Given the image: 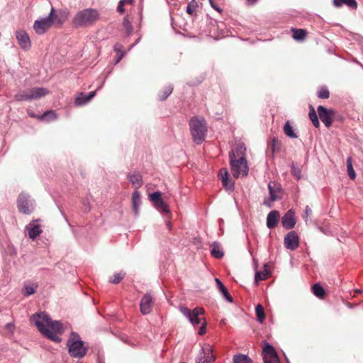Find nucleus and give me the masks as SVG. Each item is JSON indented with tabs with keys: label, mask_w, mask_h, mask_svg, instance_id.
<instances>
[{
	"label": "nucleus",
	"mask_w": 363,
	"mask_h": 363,
	"mask_svg": "<svg viewBox=\"0 0 363 363\" xmlns=\"http://www.w3.org/2000/svg\"><path fill=\"white\" fill-rule=\"evenodd\" d=\"M96 91L89 92L88 94L79 93L75 99L76 106H83L87 104L96 95Z\"/></svg>",
	"instance_id": "6ab92c4d"
},
{
	"label": "nucleus",
	"mask_w": 363,
	"mask_h": 363,
	"mask_svg": "<svg viewBox=\"0 0 363 363\" xmlns=\"http://www.w3.org/2000/svg\"><path fill=\"white\" fill-rule=\"evenodd\" d=\"M255 313L257 318V321L260 323H262L264 320L265 319V313L264 311V308L261 304H258L255 307Z\"/></svg>",
	"instance_id": "f704fd0d"
},
{
	"label": "nucleus",
	"mask_w": 363,
	"mask_h": 363,
	"mask_svg": "<svg viewBox=\"0 0 363 363\" xmlns=\"http://www.w3.org/2000/svg\"><path fill=\"white\" fill-rule=\"evenodd\" d=\"M233 363H252V361L247 355L239 354L234 355Z\"/></svg>",
	"instance_id": "473e14b6"
},
{
	"label": "nucleus",
	"mask_w": 363,
	"mask_h": 363,
	"mask_svg": "<svg viewBox=\"0 0 363 363\" xmlns=\"http://www.w3.org/2000/svg\"><path fill=\"white\" fill-rule=\"evenodd\" d=\"M123 45L119 43H116L113 46V50L117 53V55L125 53L123 50Z\"/></svg>",
	"instance_id": "09e8293b"
},
{
	"label": "nucleus",
	"mask_w": 363,
	"mask_h": 363,
	"mask_svg": "<svg viewBox=\"0 0 363 363\" xmlns=\"http://www.w3.org/2000/svg\"><path fill=\"white\" fill-rule=\"evenodd\" d=\"M284 246L290 250H296L299 245V238L296 231H289L284 239Z\"/></svg>",
	"instance_id": "ddd939ff"
},
{
	"label": "nucleus",
	"mask_w": 363,
	"mask_h": 363,
	"mask_svg": "<svg viewBox=\"0 0 363 363\" xmlns=\"http://www.w3.org/2000/svg\"><path fill=\"white\" fill-rule=\"evenodd\" d=\"M268 264H264V272H256L255 275V281L258 283L259 281H262L267 279L269 271L267 270Z\"/></svg>",
	"instance_id": "7c9ffc66"
},
{
	"label": "nucleus",
	"mask_w": 363,
	"mask_h": 363,
	"mask_svg": "<svg viewBox=\"0 0 363 363\" xmlns=\"http://www.w3.org/2000/svg\"><path fill=\"white\" fill-rule=\"evenodd\" d=\"M317 96L322 99H327L330 97V92L328 88L322 87L317 93Z\"/></svg>",
	"instance_id": "79ce46f5"
},
{
	"label": "nucleus",
	"mask_w": 363,
	"mask_h": 363,
	"mask_svg": "<svg viewBox=\"0 0 363 363\" xmlns=\"http://www.w3.org/2000/svg\"><path fill=\"white\" fill-rule=\"evenodd\" d=\"M305 213H306V216H310V215L311 214L312 211H311V209L309 208V206H306Z\"/></svg>",
	"instance_id": "5fc2aeb1"
},
{
	"label": "nucleus",
	"mask_w": 363,
	"mask_h": 363,
	"mask_svg": "<svg viewBox=\"0 0 363 363\" xmlns=\"http://www.w3.org/2000/svg\"><path fill=\"white\" fill-rule=\"evenodd\" d=\"M280 213L277 210L270 211L267 217V226L269 229L274 228L278 224Z\"/></svg>",
	"instance_id": "aec40b11"
},
{
	"label": "nucleus",
	"mask_w": 363,
	"mask_h": 363,
	"mask_svg": "<svg viewBox=\"0 0 363 363\" xmlns=\"http://www.w3.org/2000/svg\"><path fill=\"white\" fill-rule=\"evenodd\" d=\"M38 286L36 284H25L22 289V294L25 296H29L35 293Z\"/></svg>",
	"instance_id": "cd10ccee"
},
{
	"label": "nucleus",
	"mask_w": 363,
	"mask_h": 363,
	"mask_svg": "<svg viewBox=\"0 0 363 363\" xmlns=\"http://www.w3.org/2000/svg\"><path fill=\"white\" fill-rule=\"evenodd\" d=\"M16 38L22 49L26 50L30 48V40L28 35L23 30L17 31L16 33Z\"/></svg>",
	"instance_id": "a211bd4d"
},
{
	"label": "nucleus",
	"mask_w": 363,
	"mask_h": 363,
	"mask_svg": "<svg viewBox=\"0 0 363 363\" xmlns=\"http://www.w3.org/2000/svg\"><path fill=\"white\" fill-rule=\"evenodd\" d=\"M117 58L115 60V65L118 64L121 60L122 58L124 57L125 55V53H121V54H119V55H117Z\"/></svg>",
	"instance_id": "603ef678"
},
{
	"label": "nucleus",
	"mask_w": 363,
	"mask_h": 363,
	"mask_svg": "<svg viewBox=\"0 0 363 363\" xmlns=\"http://www.w3.org/2000/svg\"><path fill=\"white\" fill-rule=\"evenodd\" d=\"M284 133L290 138H297L298 135L294 128L291 125L289 121H286L283 128Z\"/></svg>",
	"instance_id": "c85d7f7f"
},
{
	"label": "nucleus",
	"mask_w": 363,
	"mask_h": 363,
	"mask_svg": "<svg viewBox=\"0 0 363 363\" xmlns=\"http://www.w3.org/2000/svg\"><path fill=\"white\" fill-rule=\"evenodd\" d=\"M269 191V199L271 201H275L281 199L279 194L281 191V186L275 182L270 181L268 184Z\"/></svg>",
	"instance_id": "dca6fc26"
},
{
	"label": "nucleus",
	"mask_w": 363,
	"mask_h": 363,
	"mask_svg": "<svg viewBox=\"0 0 363 363\" xmlns=\"http://www.w3.org/2000/svg\"><path fill=\"white\" fill-rule=\"evenodd\" d=\"M33 319L38 330L45 337L55 342H61L62 338L58 336V334L62 333V324L60 321L52 320L45 311L34 314Z\"/></svg>",
	"instance_id": "f257e3e1"
},
{
	"label": "nucleus",
	"mask_w": 363,
	"mask_h": 363,
	"mask_svg": "<svg viewBox=\"0 0 363 363\" xmlns=\"http://www.w3.org/2000/svg\"><path fill=\"white\" fill-rule=\"evenodd\" d=\"M263 360L264 363H279L277 354L263 355Z\"/></svg>",
	"instance_id": "ea45409f"
},
{
	"label": "nucleus",
	"mask_w": 363,
	"mask_h": 363,
	"mask_svg": "<svg viewBox=\"0 0 363 363\" xmlns=\"http://www.w3.org/2000/svg\"><path fill=\"white\" fill-rule=\"evenodd\" d=\"M125 273H124L123 272H116L113 275L112 277H111L109 279V282H111L113 284H117L123 279V278L125 277Z\"/></svg>",
	"instance_id": "e433bc0d"
},
{
	"label": "nucleus",
	"mask_w": 363,
	"mask_h": 363,
	"mask_svg": "<svg viewBox=\"0 0 363 363\" xmlns=\"http://www.w3.org/2000/svg\"><path fill=\"white\" fill-rule=\"evenodd\" d=\"M55 9L51 8L50 13L45 18L38 19L34 22L33 29L38 34H44L52 26L54 21Z\"/></svg>",
	"instance_id": "0eeeda50"
},
{
	"label": "nucleus",
	"mask_w": 363,
	"mask_h": 363,
	"mask_svg": "<svg viewBox=\"0 0 363 363\" xmlns=\"http://www.w3.org/2000/svg\"><path fill=\"white\" fill-rule=\"evenodd\" d=\"M214 360L213 349L209 345H204L196 357V363H213Z\"/></svg>",
	"instance_id": "9b49d317"
},
{
	"label": "nucleus",
	"mask_w": 363,
	"mask_h": 363,
	"mask_svg": "<svg viewBox=\"0 0 363 363\" xmlns=\"http://www.w3.org/2000/svg\"><path fill=\"white\" fill-rule=\"evenodd\" d=\"M139 40H140V38H138V40H136L135 43V44H133V45H132L130 46V49H132V48L135 46V44H137V43L139 42Z\"/></svg>",
	"instance_id": "4d7b16f0"
},
{
	"label": "nucleus",
	"mask_w": 363,
	"mask_h": 363,
	"mask_svg": "<svg viewBox=\"0 0 363 363\" xmlns=\"http://www.w3.org/2000/svg\"><path fill=\"white\" fill-rule=\"evenodd\" d=\"M198 6V4L195 0H191L187 5L186 11L187 13L192 15Z\"/></svg>",
	"instance_id": "37998d69"
},
{
	"label": "nucleus",
	"mask_w": 363,
	"mask_h": 363,
	"mask_svg": "<svg viewBox=\"0 0 363 363\" xmlns=\"http://www.w3.org/2000/svg\"><path fill=\"white\" fill-rule=\"evenodd\" d=\"M49 93V91L43 87H35L28 90L19 91L14 98L18 101H32L39 99Z\"/></svg>",
	"instance_id": "423d86ee"
},
{
	"label": "nucleus",
	"mask_w": 363,
	"mask_h": 363,
	"mask_svg": "<svg viewBox=\"0 0 363 363\" xmlns=\"http://www.w3.org/2000/svg\"><path fill=\"white\" fill-rule=\"evenodd\" d=\"M209 2H210V4H211V6H212L215 10H216V11H219V12H220V11H222V9H221L220 7L217 6L216 4H214L213 3L212 0H209Z\"/></svg>",
	"instance_id": "864d4df0"
},
{
	"label": "nucleus",
	"mask_w": 363,
	"mask_h": 363,
	"mask_svg": "<svg viewBox=\"0 0 363 363\" xmlns=\"http://www.w3.org/2000/svg\"><path fill=\"white\" fill-rule=\"evenodd\" d=\"M215 281L216 283L218 289L219 290L220 294L223 295V298L228 302L233 303V297L230 296V294H229L227 288L223 285V284L221 282V281L219 279L216 278L215 279Z\"/></svg>",
	"instance_id": "5701e85b"
},
{
	"label": "nucleus",
	"mask_w": 363,
	"mask_h": 363,
	"mask_svg": "<svg viewBox=\"0 0 363 363\" xmlns=\"http://www.w3.org/2000/svg\"><path fill=\"white\" fill-rule=\"evenodd\" d=\"M354 291H355V293H358V294H360L362 292V291L359 289H356Z\"/></svg>",
	"instance_id": "13d9d810"
},
{
	"label": "nucleus",
	"mask_w": 363,
	"mask_h": 363,
	"mask_svg": "<svg viewBox=\"0 0 363 363\" xmlns=\"http://www.w3.org/2000/svg\"><path fill=\"white\" fill-rule=\"evenodd\" d=\"M188 84H189V86H194V85H196V84H194V83H191V84L188 83Z\"/></svg>",
	"instance_id": "bf43d9fd"
},
{
	"label": "nucleus",
	"mask_w": 363,
	"mask_h": 363,
	"mask_svg": "<svg viewBox=\"0 0 363 363\" xmlns=\"http://www.w3.org/2000/svg\"><path fill=\"white\" fill-rule=\"evenodd\" d=\"M149 197L150 201L153 203L154 207L158 211L165 214L169 213V208L162 199L161 193L160 191H154L150 194Z\"/></svg>",
	"instance_id": "9d476101"
},
{
	"label": "nucleus",
	"mask_w": 363,
	"mask_h": 363,
	"mask_svg": "<svg viewBox=\"0 0 363 363\" xmlns=\"http://www.w3.org/2000/svg\"><path fill=\"white\" fill-rule=\"evenodd\" d=\"M308 116H309V118L311 121L313 125L315 128H318L320 126V122H319L317 113H316L314 108L311 105L310 106V111L308 113Z\"/></svg>",
	"instance_id": "c756f323"
},
{
	"label": "nucleus",
	"mask_w": 363,
	"mask_h": 363,
	"mask_svg": "<svg viewBox=\"0 0 363 363\" xmlns=\"http://www.w3.org/2000/svg\"><path fill=\"white\" fill-rule=\"evenodd\" d=\"M291 174L294 177H296L297 179H301L302 178L301 169L299 167H296L294 163L291 164Z\"/></svg>",
	"instance_id": "a19ab883"
},
{
	"label": "nucleus",
	"mask_w": 363,
	"mask_h": 363,
	"mask_svg": "<svg viewBox=\"0 0 363 363\" xmlns=\"http://www.w3.org/2000/svg\"><path fill=\"white\" fill-rule=\"evenodd\" d=\"M77 363H82V362H78Z\"/></svg>",
	"instance_id": "052dcab7"
},
{
	"label": "nucleus",
	"mask_w": 363,
	"mask_h": 363,
	"mask_svg": "<svg viewBox=\"0 0 363 363\" xmlns=\"http://www.w3.org/2000/svg\"><path fill=\"white\" fill-rule=\"evenodd\" d=\"M180 363H185V362H180Z\"/></svg>",
	"instance_id": "680f3d73"
},
{
	"label": "nucleus",
	"mask_w": 363,
	"mask_h": 363,
	"mask_svg": "<svg viewBox=\"0 0 363 363\" xmlns=\"http://www.w3.org/2000/svg\"><path fill=\"white\" fill-rule=\"evenodd\" d=\"M67 347L69 356L77 359L83 358L88 350L79 335L74 331L70 333V336L67 342Z\"/></svg>",
	"instance_id": "20e7f679"
},
{
	"label": "nucleus",
	"mask_w": 363,
	"mask_h": 363,
	"mask_svg": "<svg viewBox=\"0 0 363 363\" xmlns=\"http://www.w3.org/2000/svg\"><path fill=\"white\" fill-rule=\"evenodd\" d=\"M152 296L150 294H145L141 298L140 303L141 313L143 315L149 314L152 311Z\"/></svg>",
	"instance_id": "2eb2a0df"
},
{
	"label": "nucleus",
	"mask_w": 363,
	"mask_h": 363,
	"mask_svg": "<svg viewBox=\"0 0 363 363\" xmlns=\"http://www.w3.org/2000/svg\"><path fill=\"white\" fill-rule=\"evenodd\" d=\"M346 163H347V172H348V175H349L350 178L351 179H354L356 178V173L352 167V158L350 157H347Z\"/></svg>",
	"instance_id": "c9c22d12"
},
{
	"label": "nucleus",
	"mask_w": 363,
	"mask_h": 363,
	"mask_svg": "<svg viewBox=\"0 0 363 363\" xmlns=\"http://www.w3.org/2000/svg\"><path fill=\"white\" fill-rule=\"evenodd\" d=\"M218 177L221 181L222 179L230 177L228 170L225 168L220 169Z\"/></svg>",
	"instance_id": "de8ad7c7"
},
{
	"label": "nucleus",
	"mask_w": 363,
	"mask_h": 363,
	"mask_svg": "<svg viewBox=\"0 0 363 363\" xmlns=\"http://www.w3.org/2000/svg\"><path fill=\"white\" fill-rule=\"evenodd\" d=\"M277 144V140L276 139V138H273L271 140V142L269 143V150H271L272 152V155H274V152H275V147H276V145Z\"/></svg>",
	"instance_id": "49530a36"
},
{
	"label": "nucleus",
	"mask_w": 363,
	"mask_h": 363,
	"mask_svg": "<svg viewBox=\"0 0 363 363\" xmlns=\"http://www.w3.org/2000/svg\"><path fill=\"white\" fill-rule=\"evenodd\" d=\"M26 230L29 238L33 240L35 239L42 233L40 225L37 224L35 221H32L27 225Z\"/></svg>",
	"instance_id": "412c9836"
},
{
	"label": "nucleus",
	"mask_w": 363,
	"mask_h": 363,
	"mask_svg": "<svg viewBox=\"0 0 363 363\" xmlns=\"http://www.w3.org/2000/svg\"><path fill=\"white\" fill-rule=\"evenodd\" d=\"M296 223L295 213L291 209L287 211L281 218V225L286 230L294 228Z\"/></svg>",
	"instance_id": "4468645a"
},
{
	"label": "nucleus",
	"mask_w": 363,
	"mask_h": 363,
	"mask_svg": "<svg viewBox=\"0 0 363 363\" xmlns=\"http://www.w3.org/2000/svg\"><path fill=\"white\" fill-rule=\"evenodd\" d=\"M222 184H223V187L227 190V191H233L234 190V188H235V183L232 180V179H230V177H228V178H225L224 179H222Z\"/></svg>",
	"instance_id": "4c0bfd02"
},
{
	"label": "nucleus",
	"mask_w": 363,
	"mask_h": 363,
	"mask_svg": "<svg viewBox=\"0 0 363 363\" xmlns=\"http://www.w3.org/2000/svg\"><path fill=\"white\" fill-rule=\"evenodd\" d=\"M123 26L125 30H126L128 35H131L133 33V26L131 23L127 18H125L123 20Z\"/></svg>",
	"instance_id": "a18cd8bd"
},
{
	"label": "nucleus",
	"mask_w": 363,
	"mask_h": 363,
	"mask_svg": "<svg viewBox=\"0 0 363 363\" xmlns=\"http://www.w3.org/2000/svg\"><path fill=\"white\" fill-rule=\"evenodd\" d=\"M121 1H123V3L125 5H126V4H132L134 2V0H121Z\"/></svg>",
	"instance_id": "6e6d98bb"
},
{
	"label": "nucleus",
	"mask_w": 363,
	"mask_h": 363,
	"mask_svg": "<svg viewBox=\"0 0 363 363\" xmlns=\"http://www.w3.org/2000/svg\"><path fill=\"white\" fill-rule=\"evenodd\" d=\"M173 89L174 88L172 84H169L168 86L164 87L163 91L158 95L160 100L164 101L165 99H167V97L172 94Z\"/></svg>",
	"instance_id": "72a5a7b5"
},
{
	"label": "nucleus",
	"mask_w": 363,
	"mask_h": 363,
	"mask_svg": "<svg viewBox=\"0 0 363 363\" xmlns=\"http://www.w3.org/2000/svg\"><path fill=\"white\" fill-rule=\"evenodd\" d=\"M293 38L294 40L301 42L305 40L307 35V32L304 29L292 28Z\"/></svg>",
	"instance_id": "bb28decb"
},
{
	"label": "nucleus",
	"mask_w": 363,
	"mask_h": 363,
	"mask_svg": "<svg viewBox=\"0 0 363 363\" xmlns=\"http://www.w3.org/2000/svg\"><path fill=\"white\" fill-rule=\"evenodd\" d=\"M124 6L125 4L123 3V1H121V0H120L117 6V11L119 13L122 14L125 12Z\"/></svg>",
	"instance_id": "8fccbe9b"
},
{
	"label": "nucleus",
	"mask_w": 363,
	"mask_h": 363,
	"mask_svg": "<svg viewBox=\"0 0 363 363\" xmlns=\"http://www.w3.org/2000/svg\"><path fill=\"white\" fill-rule=\"evenodd\" d=\"M317 111L320 121L327 128L330 127L333 122L334 111L320 105L317 108Z\"/></svg>",
	"instance_id": "f8f14e48"
},
{
	"label": "nucleus",
	"mask_w": 363,
	"mask_h": 363,
	"mask_svg": "<svg viewBox=\"0 0 363 363\" xmlns=\"http://www.w3.org/2000/svg\"><path fill=\"white\" fill-rule=\"evenodd\" d=\"M335 7L340 8L343 5L347 6L351 9H357V2L356 0H333Z\"/></svg>",
	"instance_id": "393cba45"
},
{
	"label": "nucleus",
	"mask_w": 363,
	"mask_h": 363,
	"mask_svg": "<svg viewBox=\"0 0 363 363\" xmlns=\"http://www.w3.org/2000/svg\"><path fill=\"white\" fill-rule=\"evenodd\" d=\"M69 16V11L67 9H59L54 12L53 23L57 25H62Z\"/></svg>",
	"instance_id": "f3484780"
},
{
	"label": "nucleus",
	"mask_w": 363,
	"mask_h": 363,
	"mask_svg": "<svg viewBox=\"0 0 363 363\" xmlns=\"http://www.w3.org/2000/svg\"><path fill=\"white\" fill-rule=\"evenodd\" d=\"M133 210L137 216L139 214V208L141 204V196L138 191L135 190L132 194Z\"/></svg>",
	"instance_id": "b1692460"
},
{
	"label": "nucleus",
	"mask_w": 363,
	"mask_h": 363,
	"mask_svg": "<svg viewBox=\"0 0 363 363\" xmlns=\"http://www.w3.org/2000/svg\"><path fill=\"white\" fill-rule=\"evenodd\" d=\"M40 118L42 120H52L56 118V114L53 111H47Z\"/></svg>",
	"instance_id": "c03bdc74"
},
{
	"label": "nucleus",
	"mask_w": 363,
	"mask_h": 363,
	"mask_svg": "<svg viewBox=\"0 0 363 363\" xmlns=\"http://www.w3.org/2000/svg\"><path fill=\"white\" fill-rule=\"evenodd\" d=\"M229 159L234 177L238 178L240 176L245 177L247 175L249 169L247 160L243 155L237 159L234 152L231 151L229 153Z\"/></svg>",
	"instance_id": "39448f33"
},
{
	"label": "nucleus",
	"mask_w": 363,
	"mask_h": 363,
	"mask_svg": "<svg viewBox=\"0 0 363 363\" xmlns=\"http://www.w3.org/2000/svg\"><path fill=\"white\" fill-rule=\"evenodd\" d=\"M189 130L193 141L201 145L207 135V123L203 117L194 116L189 120Z\"/></svg>",
	"instance_id": "7ed1b4c3"
},
{
	"label": "nucleus",
	"mask_w": 363,
	"mask_h": 363,
	"mask_svg": "<svg viewBox=\"0 0 363 363\" xmlns=\"http://www.w3.org/2000/svg\"><path fill=\"white\" fill-rule=\"evenodd\" d=\"M17 206L21 213L29 215L34 211L35 201L28 194L21 193L18 198Z\"/></svg>",
	"instance_id": "6e6552de"
},
{
	"label": "nucleus",
	"mask_w": 363,
	"mask_h": 363,
	"mask_svg": "<svg viewBox=\"0 0 363 363\" xmlns=\"http://www.w3.org/2000/svg\"><path fill=\"white\" fill-rule=\"evenodd\" d=\"M127 177L135 189L142 186L143 184V177L140 172L129 173Z\"/></svg>",
	"instance_id": "4be33fe9"
},
{
	"label": "nucleus",
	"mask_w": 363,
	"mask_h": 363,
	"mask_svg": "<svg viewBox=\"0 0 363 363\" xmlns=\"http://www.w3.org/2000/svg\"><path fill=\"white\" fill-rule=\"evenodd\" d=\"M277 354V352L274 349V347L271 345L270 344L266 342L264 344V346L263 347V351H262V356L263 355H269V354Z\"/></svg>",
	"instance_id": "58836bf2"
},
{
	"label": "nucleus",
	"mask_w": 363,
	"mask_h": 363,
	"mask_svg": "<svg viewBox=\"0 0 363 363\" xmlns=\"http://www.w3.org/2000/svg\"><path fill=\"white\" fill-rule=\"evenodd\" d=\"M211 255L216 259H221L224 255L220 245L216 241L213 242L211 245Z\"/></svg>",
	"instance_id": "a878e982"
},
{
	"label": "nucleus",
	"mask_w": 363,
	"mask_h": 363,
	"mask_svg": "<svg viewBox=\"0 0 363 363\" xmlns=\"http://www.w3.org/2000/svg\"><path fill=\"white\" fill-rule=\"evenodd\" d=\"M180 311L182 314L189 320V322L194 325H197L201 323V318L199 317V315L204 313V309L202 308H194L192 311L186 307H181Z\"/></svg>",
	"instance_id": "1a4fd4ad"
},
{
	"label": "nucleus",
	"mask_w": 363,
	"mask_h": 363,
	"mask_svg": "<svg viewBox=\"0 0 363 363\" xmlns=\"http://www.w3.org/2000/svg\"><path fill=\"white\" fill-rule=\"evenodd\" d=\"M100 18L99 12L93 8L84 9L78 11L72 20V26L75 28H86L93 26Z\"/></svg>",
	"instance_id": "f03ea898"
},
{
	"label": "nucleus",
	"mask_w": 363,
	"mask_h": 363,
	"mask_svg": "<svg viewBox=\"0 0 363 363\" xmlns=\"http://www.w3.org/2000/svg\"><path fill=\"white\" fill-rule=\"evenodd\" d=\"M312 291L313 294L318 298L323 297V296L325 294V289L319 283H315V284H313V286H312Z\"/></svg>",
	"instance_id": "2f4dec72"
},
{
	"label": "nucleus",
	"mask_w": 363,
	"mask_h": 363,
	"mask_svg": "<svg viewBox=\"0 0 363 363\" xmlns=\"http://www.w3.org/2000/svg\"><path fill=\"white\" fill-rule=\"evenodd\" d=\"M206 322L204 320V322L202 323L201 326L200 327L198 334L199 335H203L206 333Z\"/></svg>",
	"instance_id": "3c124183"
}]
</instances>
